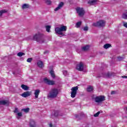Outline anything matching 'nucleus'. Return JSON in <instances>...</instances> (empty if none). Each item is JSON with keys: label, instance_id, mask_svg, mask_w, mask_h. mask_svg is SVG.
<instances>
[{"label": "nucleus", "instance_id": "e433bc0d", "mask_svg": "<svg viewBox=\"0 0 127 127\" xmlns=\"http://www.w3.org/2000/svg\"><path fill=\"white\" fill-rule=\"evenodd\" d=\"M32 61V58H28L27 60V62H28L29 63H30Z\"/></svg>", "mask_w": 127, "mask_h": 127}, {"label": "nucleus", "instance_id": "5701e85b", "mask_svg": "<svg viewBox=\"0 0 127 127\" xmlns=\"http://www.w3.org/2000/svg\"><path fill=\"white\" fill-rule=\"evenodd\" d=\"M46 30L47 32H50V29H51V26L47 25L45 26Z\"/></svg>", "mask_w": 127, "mask_h": 127}, {"label": "nucleus", "instance_id": "9d476101", "mask_svg": "<svg viewBox=\"0 0 127 127\" xmlns=\"http://www.w3.org/2000/svg\"><path fill=\"white\" fill-rule=\"evenodd\" d=\"M116 74L114 72H108L107 73L103 74V76L104 78H110L113 76H115Z\"/></svg>", "mask_w": 127, "mask_h": 127}, {"label": "nucleus", "instance_id": "473e14b6", "mask_svg": "<svg viewBox=\"0 0 127 127\" xmlns=\"http://www.w3.org/2000/svg\"><path fill=\"white\" fill-rule=\"evenodd\" d=\"M87 91L88 92H92V91H93V87L92 86H89L87 87Z\"/></svg>", "mask_w": 127, "mask_h": 127}, {"label": "nucleus", "instance_id": "72a5a7b5", "mask_svg": "<svg viewBox=\"0 0 127 127\" xmlns=\"http://www.w3.org/2000/svg\"><path fill=\"white\" fill-rule=\"evenodd\" d=\"M45 2L47 4L49 5H50L52 3L51 0H45Z\"/></svg>", "mask_w": 127, "mask_h": 127}, {"label": "nucleus", "instance_id": "37998d69", "mask_svg": "<svg viewBox=\"0 0 127 127\" xmlns=\"http://www.w3.org/2000/svg\"><path fill=\"white\" fill-rule=\"evenodd\" d=\"M46 53H48V51H46L44 52V54H46Z\"/></svg>", "mask_w": 127, "mask_h": 127}, {"label": "nucleus", "instance_id": "423d86ee", "mask_svg": "<svg viewBox=\"0 0 127 127\" xmlns=\"http://www.w3.org/2000/svg\"><path fill=\"white\" fill-rule=\"evenodd\" d=\"M106 99H105V96L100 95L98 96H96L94 98V101L95 103H98V104H100V103H102V102H104V101H105Z\"/></svg>", "mask_w": 127, "mask_h": 127}, {"label": "nucleus", "instance_id": "7ed1b4c3", "mask_svg": "<svg viewBox=\"0 0 127 127\" xmlns=\"http://www.w3.org/2000/svg\"><path fill=\"white\" fill-rule=\"evenodd\" d=\"M58 89L57 88L52 89L48 95V98L50 99H54L57 97L58 95Z\"/></svg>", "mask_w": 127, "mask_h": 127}, {"label": "nucleus", "instance_id": "ea45409f", "mask_svg": "<svg viewBox=\"0 0 127 127\" xmlns=\"http://www.w3.org/2000/svg\"><path fill=\"white\" fill-rule=\"evenodd\" d=\"M14 113H18V108H15Z\"/></svg>", "mask_w": 127, "mask_h": 127}, {"label": "nucleus", "instance_id": "bb28decb", "mask_svg": "<svg viewBox=\"0 0 127 127\" xmlns=\"http://www.w3.org/2000/svg\"><path fill=\"white\" fill-rule=\"evenodd\" d=\"M17 55L19 57H22V56H24V55H25V54L24 53H22V52H19Z\"/></svg>", "mask_w": 127, "mask_h": 127}, {"label": "nucleus", "instance_id": "4468645a", "mask_svg": "<svg viewBox=\"0 0 127 127\" xmlns=\"http://www.w3.org/2000/svg\"><path fill=\"white\" fill-rule=\"evenodd\" d=\"M98 1H99V0H89L88 3L90 4V5H94L96 4Z\"/></svg>", "mask_w": 127, "mask_h": 127}, {"label": "nucleus", "instance_id": "7c9ffc66", "mask_svg": "<svg viewBox=\"0 0 127 127\" xmlns=\"http://www.w3.org/2000/svg\"><path fill=\"white\" fill-rule=\"evenodd\" d=\"M101 113H103V111H98L97 113H96V114H95L94 115V117H95V118H97V117H99V115H100L101 114Z\"/></svg>", "mask_w": 127, "mask_h": 127}, {"label": "nucleus", "instance_id": "a19ab883", "mask_svg": "<svg viewBox=\"0 0 127 127\" xmlns=\"http://www.w3.org/2000/svg\"><path fill=\"white\" fill-rule=\"evenodd\" d=\"M50 127H56V125H53L52 123L50 124Z\"/></svg>", "mask_w": 127, "mask_h": 127}, {"label": "nucleus", "instance_id": "c9c22d12", "mask_svg": "<svg viewBox=\"0 0 127 127\" xmlns=\"http://www.w3.org/2000/svg\"><path fill=\"white\" fill-rule=\"evenodd\" d=\"M124 60V58L122 57H118V61H122V60Z\"/></svg>", "mask_w": 127, "mask_h": 127}, {"label": "nucleus", "instance_id": "4be33fe9", "mask_svg": "<svg viewBox=\"0 0 127 127\" xmlns=\"http://www.w3.org/2000/svg\"><path fill=\"white\" fill-rule=\"evenodd\" d=\"M7 12V10L6 9H2L0 10V16H1L3 13H6Z\"/></svg>", "mask_w": 127, "mask_h": 127}, {"label": "nucleus", "instance_id": "a18cd8bd", "mask_svg": "<svg viewBox=\"0 0 127 127\" xmlns=\"http://www.w3.org/2000/svg\"><path fill=\"white\" fill-rule=\"evenodd\" d=\"M13 74H14V72H13Z\"/></svg>", "mask_w": 127, "mask_h": 127}, {"label": "nucleus", "instance_id": "c756f323", "mask_svg": "<svg viewBox=\"0 0 127 127\" xmlns=\"http://www.w3.org/2000/svg\"><path fill=\"white\" fill-rule=\"evenodd\" d=\"M50 74L52 78H55V74H54V71L53 70H51L50 71Z\"/></svg>", "mask_w": 127, "mask_h": 127}, {"label": "nucleus", "instance_id": "58836bf2", "mask_svg": "<svg viewBox=\"0 0 127 127\" xmlns=\"http://www.w3.org/2000/svg\"><path fill=\"white\" fill-rule=\"evenodd\" d=\"M67 73V71L64 70V71H63V74H64V76H66Z\"/></svg>", "mask_w": 127, "mask_h": 127}, {"label": "nucleus", "instance_id": "79ce46f5", "mask_svg": "<svg viewBox=\"0 0 127 127\" xmlns=\"http://www.w3.org/2000/svg\"><path fill=\"white\" fill-rule=\"evenodd\" d=\"M111 95H115L116 94V91H112L111 93Z\"/></svg>", "mask_w": 127, "mask_h": 127}, {"label": "nucleus", "instance_id": "a878e982", "mask_svg": "<svg viewBox=\"0 0 127 127\" xmlns=\"http://www.w3.org/2000/svg\"><path fill=\"white\" fill-rule=\"evenodd\" d=\"M29 108H27L25 109H22V112H24V113H28L29 112Z\"/></svg>", "mask_w": 127, "mask_h": 127}, {"label": "nucleus", "instance_id": "f3484780", "mask_svg": "<svg viewBox=\"0 0 127 127\" xmlns=\"http://www.w3.org/2000/svg\"><path fill=\"white\" fill-rule=\"evenodd\" d=\"M40 93V90L37 89L35 90V92H34L35 99H38V96H39Z\"/></svg>", "mask_w": 127, "mask_h": 127}, {"label": "nucleus", "instance_id": "dca6fc26", "mask_svg": "<svg viewBox=\"0 0 127 127\" xmlns=\"http://www.w3.org/2000/svg\"><path fill=\"white\" fill-rule=\"evenodd\" d=\"M63 5H64V3H63V2H60L58 6L55 9V11H57L58 10H59V9H60L61 7L63 6Z\"/></svg>", "mask_w": 127, "mask_h": 127}, {"label": "nucleus", "instance_id": "ddd939ff", "mask_svg": "<svg viewBox=\"0 0 127 127\" xmlns=\"http://www.w3.org/2000/svg\"><path fill=\"white\" fill-rule=\"evenodd\" d=\"M0 105H2L3 106H8L9 105V102L8 100H1L0 101Z\"/></svg>", "mask_w": 127, "mask_h": 127}, {"label": "nucleus", "instance_id": "2eb2a0df", "mask_svg": "<svg viewBox=\"0 0 127 127\" xmlns=\"http://www.w3.org/2000/svg\"><path fill=\"white\" fill-rule=\"evenodd\" d=\"M58 116H63L62 115L60 114V112L59 111H57L55 112L54 114L53 115H52V119H54L55 118H57V117H58Z\"/></svg>", "mask_w": 127, "mask_h": 127}, {"label": "nucleus", "instance_id": "20e7f679", "mask_svg": "<svg viewBox=\"0 0 127 127\" xmlns=\"http://www.w3.org/2000/svg\"><path fill=\"white\" fill-rule=\"evenodd\" d=\"M105 24H106V22L104 20H100L96 23H93V25L96 27H104Z\"/></svg>", "mask_w": 127, "mask_h": 127}, {"label": "nucleus", "instance_id": "412c9836", "mask_svg": "<svg viewBox=\"0 0 127 127\" xmlns=\"http://www.w3.org/2000/svg\"><path fill=\"white\" fill-rule=\"evenodd\" d=\"M90 48V47L88 45L85 46L82 48V50L83 51H88V50Z\"/></svg>", "mask_w": 127, "mask_h": 127}, {"label": "nucleus", "instance_id": "f8f14e48", "mask_svg": "<svg viewBox=\"0 0 127 127\" xmlns=\"http://www.w3.org/2000/svg\"><path fill=\"white\" fill-rule=\"evenodd\" d=\"M75 117L77 120H81V119L85 117V114L83 112H81L79 115L76 114Z\"/></svg>", "mask_w": 127, "mask_h": 127}, {"label": "nucleus", "instance_id": "cd10ccee", "mask_svg": "<svg viewBox=\"0 0 127 127\" xmlns=\"http://www.w3.org/2000/svg\"><path fill=\"white\" fill-rule=\"evenodd\" d=\"M122 17L124 19H127V12L124 13L122 15Z\"/></svg>", "mask_w": 127, "mask_h": 127}, {"label": "nucleus", "instance_id": "a211bd4d", "mask_svg": "<svg viewBox=\"0 0 127 127\" xmlns=\"http://www.w3.org/2000/svg\"><path fill=\"white\" fill-rule=\"evenodd\" d=\"M37 64L38 65L39 68H43V67H44V64H43V62L41 61H39L37 62Z\"/></svg>", "mask_w": 127, "mask_h": 127}, {"label": "nucleus", "instance_id": "1a4fd4ad", "mask_svg": "<svg viewBox=\"0 0 127 127\" xmlns=\"http://www.w3.org/2000/svg\"><path fill=\"white\" fill-rule=\"evenodd\" d=\"M44 82L47 85L52 86H53V85H55V81L53 80H50L47 79V78H44Z\"/></svg>", "mask_w": 127, "mask_h": 127}, {"label": "nucleus", "instance_id": "f03ea898", "mask_svg": "<svg viewBox=\"0 0 127 127\" xmlns=\"http://www.w3.org/2000/svg\"><path fill=\"white\" fill-rule=\"evenodd\" d=\"M55 30L56 33L64 36V33H63L62 32L66 31V30H67V26L62 25L60 27H56Z\"/></svg>", "mask_w": 127, "mask_h": 127}, {"label": "nucleus", "instance_id": "0eeeda50", "mask_svg": "<svg viewBox=\"0 0 127 127\" xmlns=\"http://www.w3.org/2000/svg\"><path fill=\"white\" fill-rule=\"evenodd\" d=\"M75 9L76 10L77 13H78L79 16H84V15L85 14V10H84L83 8L77 7Z\"/></svg>", "mask_w": 127, "mask_h": 127}, {"label": "nucleus", "instance_id": "393cba45", "mask_svg": "<svg viewBox=\"0 0 127 127\" xmlns=\"http://www.w3.org/2000/svg\"><path fill=\"white\" fill-rule=\"evenodd\" d=\"M81 24H82V21H79L76 23L75 26L77 28H79V27L81 26Z\"/></svg>", "mask_w": 127, "mask_h": 127}, {"label": "nucleus", "instance_id": "9b49d317", "mask_svg": "<svg viewBox=\"0 0 127 127\" xmlns=\"http://www.w3.org/2000/svg\"><path fill=\"white\" fill-rule=\"evenodd\" d=\"M31 91H26L21 94V97H23V98H27V97L31 96Z\"/></svg>", "mask_w": 127, "mask_h": 127}, {"label": "nucleus", "instance_id": "4c0bfd02", "mask_svg": "<svg viewBox=\"0 0 127 127\" xmlns=\"http://www.w3.org/2000/svg\"><path fill=\"white\" fill-rule=\"evenodd\" d=\"M123 26H124V27H126V28H127V23L126 22H124Z\"/></svg>", "mask_w": 127, "mask_h": 127}, {"label": "nucleus", "instance_id": "aec40b11", "mask_svg": "<svg viewBox=\"0 0 127 127\" xmlns=\"http://www.w3.org/2000/svg\"><path fill=\"white\" fill-rule=\"evenodd\" d=\"M30 127H36V124L35 122L33 120H31L30 122Z\"/></svg>", "mask_w": 127, "mask_h": 127}, {"label": "nucleus", "instance_id": "c85d7f7f", "mask_svg": "<svg viewBox=\"0 0 127 127\" xmlns=\"http://www.w3.org/2000/svg\"><path fill=\"white\" fill-rule=\"evenodd\" d=\"M110 47H111L110 44H106L104 45V48H105V49H108V48H110Z\"/></svg>", "mask_w": 127, "mask_h": 127}, {"label": "nucleus", "instance_id": "2f4dec72", "mask_svg": "<svg viewBox=\"0 0 127 127\" xmlns=\"http://www.w3.org/2000/svg\"><path fill=\"white\" fill-rule=\"evenodd\" d=\"M17 115L18 116L17 117V119H18V120H19V119H20V117H22V113L21 112L18 113Z\"/></svg>", "mask_w": 127, "mask_h": 127}, {"label": "nucleus", "instance_id": "6ab92c4d", "mask_svg": "<svg viewBox=\"0 0 127 127\" xmlns=\"http://www.w3.org/2000/svg\"><path fill=\"white\" fill-rule=\"evenodd\" d=\"M21 88H22V89L24 91H28V90H29V87L24 84H22L21 86Z\"/></svg>", "mask_w": 127, "mask_h": 127}, {"label": "nucleus", "instance_id": "f704fd0d", "mask_svg": "<svg viewBox=\"0 0 127 127\" xmlns=\"http://www.w3.org/2000/svg\"><path fill=\"white\" fill-rule=\"evenodd\" d=\"M83 30L84 31H88V30H89V28L88 26H85L83 28Z\"/></svg>", "mask_w": 127, "mask_h": 127}, {"label": "nucleus", "instance_id": "c03bdc74", "mask_svg": "<svg viewBox=\"0 0 127 127\" xmlns=\"http://www.w3.org/2000/svg\"><path fill=\"white\" fill-rule=\"evenodd\" d=\"M123 78H127V76H123Z\"/></svg>", "mask_w": 127, "mask_h": 127}, {"label": "nucleus", "instance_id": "6e6552de", "mask_svg": "<svg viewBox=\"0 0 127 127\" xmlns=\"http://www.w3.org/2000/svg\"><path fill=\"white\" fill-rule=\"evenodd\" d=\"M76 69V70H78V71L82 72V71L84 70V64H83V63L82 62H80L79 64H77Z\"/></svg>", "mask_w": 127, "mask_h": 127}, {"label": "nucleus", "instance_id": "b1692460", "mask_svg": "<svg viewBox=\"0 0 127 127\" xmlns=\"http://www.w3.org/2000/svg\"><path fill=\"white\" fill-rule=\"evenodd\" d=\"M28 7H29V4H24L22 6V8L23 9H24L25 8H28Z\"/></svg>", "mask_w": 127, "mask_h": 127}, {"label": "nucleus", "instance_id": "39448f33", "mask_svg": "<svg viewBox=\"0 0 127 127\" xmlns=\"http://www.w3.org/2000/svg\"><path fill=\"white\" fill-rule=\"evenodd\" d=\"M78 89L79 87L78 86H75L71 88V91L70 92V97L71 98H75V97H76V95H77V92Z\"/></svg>", "mask_w": 127, "mask_h": 127}, {"label": "nucleus", "instance_id": "f257e3e1", "mask_svg": "<svg viewBox=\"0 0 127 127\" xmlns=\"http://www.w3.org/2000/svg\"><path fill=\"white\" fill-rule=\"evenodd\" d=\"M34 40L37 41V42H39V43H44V35L42 34H37L33 37Z\"/></svg>", "mask_w": 127, "mask_h": 127}]
</instances>
